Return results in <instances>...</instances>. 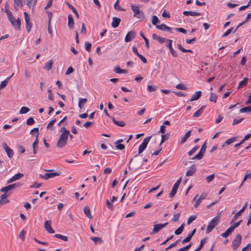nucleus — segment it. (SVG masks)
<instances>
[{"label": "nucleus", "mask_w": 251, "mask_h": 251, "mask_svg": "<svg viewBox=\"0 0 251 251\" xmlns=\"http://www.w3.org/2000/svg\"><path fill=\"white\" fill-rule=\"evenodd\" d=\"M201 92L199 91L196 92L194 94H193L192 96L191 99L189 100V101H193L194 100H198L201 96Z\"/></svg>", "instance_id": "obj_19"}, {"label": "nucleus", "mask_w": 251, "mask_h": 251, "mask_svg": "<svg viewBox=\"0 0 251 251\" xmlns=\"http://www.w3.org/2000/svg\"><path fill=\"white\" fill-rule=\"evenodd\" d=\"M91 239L93 241H94L96 243L97 242H99L100 243H101L102 242V240H101V238H100V237H91Z\"/></svg>", "instance_id": "obj_61"}, {"label": "nucleus", "mask_w": 251, "mask_h": 251, "mask_svg": "<svg viewBox=\"0 0 251 251\" xmlns=\"http://www.w3.org/2000/svg\"><path fill=\"white\" fill-rule=\"evenodd\" d=\"M45 228L46 230L50 233L52 234L54 233V230L51 226V222L50 221H46L45 222Z\"/></svg>", "instance_id": "obj_13"}, {"label": "nucleus", "mask_w": 251, "mask_h": 251, "mask_svg": "<svg viewBox=\"0 0 251 251\" xmlns=\"http://www.w3.org/2000/svg\"><path fill=\"white\" fill-rule=\"evenodd\" d=\"M181 182V178H179L174 185L172 189L169 194V197L173 198L176 193L177 190Z\"/></svg>", "instance_id": "obj_7"}, {"label": "nucleus", "mask_w": 251, "mask_h": 251, "mask_svg": "<svg viewBox=\"0 0 251 251\" xmlns=\"http://www.w3.org/2000/svg\"><path fill=\"white\" fill-rule=\"evenodd\" d=\"M239 112L240 113H251V105L240 108Z\"/></svg>", "instance_id": "obj_31"}, {"label": "nucleus", "mask_w": 251, "mask_h": 251, "mask_svg": "<svg viewBox=\"0 0 251 251\" xmlns=\"http://www.w3.org/2000/svg\"><path fill=\"white\" fill-rule=\"evenodd\" d=\"M179 216H180V214L179 213H177V214H175L173 216V219H172V221L177 222L178 220Z\"/></svg>", "instance_id": "obj_62"}, {"label": "nucleus", "mask_w": 251, "mask_h": 251, "mask_svg": "<svg viewBox=\"0 0 251 251\" xmlns=\"http://www.w3.org/2000/svg\"><path fill=\"white\" fill-rule=\"evenodd\" d=\"M106 206L107 208L111 210H113L114 209V206L112 205V202L108 200L106 201Z\"/></svg>", "instance_id": "obj_49"}, {"label": "nucleus", "mask_w": 251, "mask_h": 251, "mask_svg": "<svg viewBox=\"0 0 251 251\" xmlns=\"http://www.w3.org/2000/svg\"><path fill=\"white\" fill-rule=\"evenodd\" d=\"M60 131L62 134H61L57 143V146L58 148H62L66 144L68 137L69 135L71 138L72 137V135H70L69 130H67L65 127H62L60 129Z\"/></svg>", "instance_id": "obj_1"}, {"label": "nucleus", "mask_w": 251, "mask_h": 251, "mask_svg": "<svg viewBox=\"0 0 251 251\" xmlns=\"http://www.w3.org/2000/svg\"><path fill=\"white\" fill-rule=\"evenodd\" d=\"M131 8L134 12L133 17L141 20H143L145 18L144 14L139 9V6L132 4H131Z\"/></svg>", "instance_id": "obj_2"}, {"label": "nucleus", "mask_w": 251, "mask_h": 251, "mask_svg": "<svg viewBox=\"0 0 251 251\" xmlns=\"http://www.w3.org/2000/svg\"><path fill=\"white\" fill-rule=\"evenodd\" d=\"M54 236L57 238H59L66 242L68 241V240L67 236L60 234H56L54 235Z\"/></svg>", "instance_id": "obj_37"}, {"label": "nucleus", "mask_w": 251, "mask_h": 251, "mask_svg": "<svg viewBox=\"0 0 251 251\" xmlns=\"http://www.w3.org/2000/svg\"><path fill=\"white\" fill-rule=\"evenodd\" d=\"M14 8L18 10V7H22L23 6L22 0H14Z\"/></svg>", "instance_id": "obj_28"}, {"label": "nucleus", "mask_w": 251, "mask_h": 251, "mask_svg": "<svg viewBox=\"0 0 251 251\" xmlns=\"http://www.w3.org/2000/svg\"><path fill=\"white\" fill-rule=\"evenodd\" d=\"M214 177H215L214 174L211 175L206 177V180L207 181V182H210L214 179Z\"/></svg>", "instance_id": "obj_59"}, {"label": "nucleus", "mask_w": 251, "mask_h": 251, "mask_svg": "<svg viewBox=\"0 0 251 251\" xmlns=\"http://www.w3.org/2000/svg\"><path fill=\"white\" fill-rule=\"evenodd\" d=\"M248 81V78L245 77L242 81H241L239 82L238 86V89H240V88H241L242 87L245 86L247 84Z\"/></svg>", "instance_id": "obj_32"}, {"label": "nucleus", "mask_w": 251, "mask_h": 251, "mask_svg": "<svg viewBox=\"0 0 251 251\" xmlns=\"http://www.w3.org/2000/svg\"><path fill=\"white\" fill-rule=\"evenodd\" d=\"M29 110H30V109L28 107H25V106H23L21 107V109L20 110L19 112L21 114H26L27 112H28L29 111Z\"/></svg>", "instance_id": "obj_39"}, {"label": "nucleus", "mask_w": 251, "mask_h": 251, "mask_svg": "<svg viewBox=\"0 0 251 251\" xmlns=\"http://www.w3.org/2000/svg\"><path fill=\"white\" fill-rule=\"evenodd\" d=\"M151 136H148L144 139L143 142L138 148V154H141L146 148Z\"/></svg>", "instance_id": "obj_5"}, {"label": "nucleus", "mask_w": 251, "mask_h": 251, "mask_svg": "<svg viewBox=\"0 0 251 251\" xmlns=\"http://www.w3.org/2000/svg\"><path fill=\"white\" fill-rule=\"evenodd\" d=\"M205 108V106H202L199 110H198L194 114L193 117L195 118H198L200 117L203 112V109Z\"/></svg>", "instance_id": "obj_26"}, {"label": "nucleus", "mask_w": 251, "mask_h": 251, "mask_svg": "<svg viewBox=\"0 0 251 251\" xmlns=\"http://www.w3.org/2000/svg\"><path fill=\"white\" fill-rule=\"evenodd\" d=\"M242 237L240 234H237L232 243V247L234 251H236L241 243Z\"/></svg>", "instance_id": "obj_4"}, {"label": "nucleus", "mask_w": 251, "mask_h": 251, "mask_svg": "<svg viewBox=\"0 0 251 251\" xmlns=\"http://www.w3.org/2000/svg\"><path fill=\"white\" fill-rule=\"evenodd\" d=\"M183 14L185 16H195L201 15V13L200 12H194L192 11H184L183 12Z\"/></svg>", "instance_id": "obj_21"}, {"label": "nucleus", "mask_w": 251, "mask_h": 251, "mask_svg": "<svg viewBox=\"0 0 251 251\" xmlns=\"http://www.w3.org/2000/svg\"><path fill=\"white\" fill-rule=\"evenodd\" d=\"M112 120L114 124L118 126L124 127L126 126V124L124 122L116 121L114 117L112 118Z\"/></svg>", "instance_id": "obj_33"}, {"label": "nucleus", "mask_w": 251, "mask_h": 251, "mask_svg": "<svg viewBox=\"0 0 251 251\" xmlns=\"http://www.w3.org/2000/svg\"><path fill=\"white\" fill-rule=\"evenodd\" d=\"M251 178V172L250 173H247L245 174L243 180L241 184H240V187H241L244 182L248 179V178Z\"/></svg>", "instance_id": "obj_47"}, {"label": "nucleus", "mask_w": 251, "mask_h": 251, "mask_svg": "<svg viewBox=\"0 0 251 251\" xmlns=\"http://www.w3.org/2000/svg\"><path fill=\"white\" fill-rule=\"evenodd\" d=\"M112 20L113 21L111 24V26L113 28L117 27L119 25V24L121 22V19L119 18L113 17Z\"/></svg>", "instance_id": "obj_20"}, {"label": "nucleus", "mask_w": 251, "mask_h": 251, "mask_svg": "<svg viewBox=\"0 0 251 251\" xmlns=\"http://www.w3.org/2000/svg\"><path fill=\"white\" fill-rule=\"evenodd\" d=\"M5 11L7 14L8 19L9 21H12L14 18L12 15V12L9 9L8 3H7L5 5Z\"/></svg>", "instance_id": "obj_16"}, {"label": "nucleus", "mask_w": 251, "mask_h": 251, "mask_svg": "<svg viewBox=\"0 0 251 251\" xmlns=\"http://www.w3.org/2000/svg\"><path fill=\"white\" fill-rule=\"evenodd\" d=\"M196 219V216H191L188 218L187 220V224L190 225L194 220Z\"/></svg>", "instance_id": "obj_57"}, {"label": "nucleus", "mask_w": 251, "mask_h": 251, "mask_svg": "<svg viewBox=\"0 0 251 251\" xmlns=\"http://www.w3.org/2000/svg\"><path fill=\"white\" fill-rule=\"evenodd\" d=\"M66 4L68 6V7L71 9L73 12L75 13V15L77 18H78V13L77 12L76 9L73 6H72L71 4H70L69 2H67Z\"/></svg>", "instance_id": "obj_45"}, {"label": "nucleus", "mask_w": 251, "mask_h": 251, "mask_svg": "<svg viewBox=\"0 0 251 251\" xmlns=\"http://www.w3.org/2000/svg\"><path fill=\"white\" fill-rule=\"evenodd\" d=\"M2 147L4 149L5 151H6V152L7 154V156L10 158L13 157V155H14V151L12 149H11L7 146V145L6 143H3Z\"/></svg>", "instance_id": "obj_9"}, {"label": "nucleus", "mask_w": 251, "mask_h": 251, "mask_svg": "<svg viewBox=\"0 0 251 251\" xmlns=\"http://www.w3.org/2000/svg\"><path fill=\"white\" fill-rule=\"evenodd\" d=\"M73 72H74V69L72 67L70 66V67H69V68L68 69V70L66 72L65 75H69L70 74H71L72 73H73Z\"/></svg>", "instance_id": "obj_64"}, {"label": "nucleus", "mask_w": 251, "mask_h": 251, "mask_svg": "<svg viewBox=\"0 0 251 251\" xmlns=\"http://www.w3.org/2000/svg\"><path fill=\"white\" fill-rule=\"evenodd\" d=\"M247 205V202H246L245 205L237 213L235 214L233 217L231 223H233L234 221H235L238 218V217L242 214V213L245 211Z\"/></svg>", "instance_id": "obj_15"}, {"label": "nucleus", "mask_w": 251, "mask_h": 251, "mask_svg": "<svg viewBox=\"0 0 251 251\" xmlns=\"http://www.w3.org/2000/svg\"><path fill=\"white\" fill-rule=\"evenodd\" d=\"M9 81V78H6L5 80H3L0 84V89L5 88Z\"/></svg>", "instance_id": "obj_36"}, {"label": "nucleus", "mask_w": 251, "mask_h": 251, "mask_svg": "<svg viewBox=\"0 0 251 251\" xmlns=\"http://www.w3.org/2000/svg\"><path fill=\"white\" fill-rule=\"evenodd\" d=\"M206 196H207V195L206 194H201L200 196V198L197 200L195 204H194V207L195 208H197L200 205V204L202 200L205 199Z\"/></svg>", "instance_id": "obj_24"}, {"label": "nucleus", "mask_w": 251, "mask_h": 251, "mask_svg": "<svg viewBox=\"0 0 251 251\" xmlns=\"http://www.w3.org/2000/svg\"><path fill=\"white\" fill-rule=\"evenodd\" d=\"M219 221V216H216L213 218L210 223L207 226L206 232V233H209L218 224Z\"/></svg>", "instance_id": "obj_3"}, {"label": "nucleus", "mask_w": 251, "mask_h": 251, "mask_svg": "<svg viewBox=\"0 0 251 251\" xmlns=\"http://www.w3.org/2000/svg\"><path fill=\"white\" fill-rule=\"evenodd\" d=\"M233 231V230L232 229V228L230 226L229 228H228L226 231L225 232H224V233H223L222 234H221V236L224 237V238H226L229 235H230L232 232V231Z\"/></svg>", "instance_id": "obj_27"}, {"label": "nucleus", "mask_w": 251, "mask_h": 251, "mask_svg": "<svg viewBox=\"0 0 251 251\" xmlns=\"http://www.w3.org/2000/svg\"><path fill=\"white\" fill-rule=\"evenodd\" d=\"M25 231L24 229H22L20 233L19 237L22 241H24L25 240Z\"/></svg>", "instance_id": "obj_53"}, {"label": "nucleus", "mask_w": 251, "mask_h": 251, "mask_svg": "<svg viewBox=\"0 0 251 251\" xmlns=\"http://www.w3.org/2000/svg\"><path fill=\"white\" fill-rule=\"evenodd\" d=\"M135 37V32L133 31H130L126 34L125 38V41L126 42H128L130 41L132 39H133Z\"/></svg>", "instance_id": "obj_12"}, {"label": "nucleus", "mask_w": 251, "mask_h": 251, "mask_svg": "<svg viewBox=\"0 0 251 251\" xmlns=\"http://www.w3.org/2000/svg\"><path fill=\"white\" fill-rule=\"evenodd\" d=\"M157 87L156 86H152V85H148V90L149 92H154L156 90Z\"/></svg>", "instance_id": "obj_55"}, {"label": "nucleus", "mask_w": 251, "mask_h": 251, "mask_svg": "<svg viewBox=\"0 0 251 251\" xmlns=\"http://www.w3.org/2000/svg\"><path fill=\"white\" fill-rule=\"evenodd\" d=\"M180 241V239L176 241V242L173 243L172 244H171L169 246H168V247H167L166 249H165V250L166 251H167L168 250H170V249L173 248V247H175V246H176V245L178 244V243Z\"/></svg>", "instance_id": "obj_48"}, {"label": "nucleus", "mask_w": 251, "mask_h": 251, "mask_svg": "<svg viewBox=\"0 0 251 251\" xmlns=\"http://www.w3.org/2000/svg\"><path fill=\"white\" fill-rule=\"evenodd\" d=\"M184 226V224H182L177 229H176L175 231V234L176 235H179L183 231V228Z\"/></svg>", "instance_id": "obj_35"}, {"label": "nucleus", "mask_w": 251, "mask_h": 251, "mask_svg": "<svg viewBox=\"0 0 251 251\" xmlns=\"http://www.w3.org/2000/svg\"><path fill=\"white\" fill-rule=\"evenodd\" d=\"M156 28L162 31H171L172 28L164 24L156 25Z\"/></svg>", "instance_id": "obj_17"}, {"label": "nucleus", "mask_w": 251, "mask_h": 251, "mask_svg": "<svg viewBox=\"0 0 251 251\" xmlns=\"http://www.w3.org/2000/svg\"><path fill=\"white\" fill-rule=\"evenodd\" d=\"M12 26L18 30L20 29L21 25V20L20 18H18L17 20L15 19V18L12 19V21H10Z\"/></svg>", "instance_id": "obj_10"}, {"label": "nucleus", "mask_w": 251, "mask_h": 251, "mask_svg": "<svg viewBox=\"0 0 251 251\" xmlns=\"http://www.w3.org/2000/svg\"><path fill=\"white\" fill-rule=\"evenodd\" d=\"M114 8L116 10H118V11H124V10L123 9L121 6L119 5V0H117L115 4H114Z\"/></svg>", "instance_id": "obj_50"}, {"label": "nucleus", "mask_w": 251, "mask_h": 251, "mask_svg": "<svg viewBox=\"0 0 251 251\" xmlns=\"http://www.w3.org/2000/svg\"><path fill=\"white\" fill-rule=\"evenodd\" d=\"M11 189H12V186H11L10 184L6 187L2 188L0 190V191L3 193H7L8 191L11 190Z\"/></svg>", "instance_id": "obj_42"}, {"label": "nucleus", "mask_w": 251, "mask_h": 251, "mask_svg": "<svg viewBox=\"0 0 251 251\" xmlns=\"http://www.w3.org/2000/svg\"><path fill=\"white\" fill-rule=\"evenodd\" d=\"M24 18H25V20L26 24L28 25L29 24V22H30L29 16L28 13L26 12H25L24 13Z\"/></svg>", "instance_id": "obj_51"}, {"label": "nucleus", "mask_w": 251, "mask_h": 251, "mask_svg": "<svg viewBox=\"0 0 251 251\" xmlns=\"http://www.w3.org/2000/svg\"><path fill=\"white\" fill-rule=\"evenodd\" d=\"M53 64V61L52 60H49L45 65L44 69L49 71L51 69Z\"/></svg>", "instance_id": "obj_30"}, {"label": "nucleus", "mask_w": 251, "mask_h": 251, "mask_svg": "<svg viewBox=\"0 0 251 251\" xmlns=\"http://www.w3.org/2000/svg\"><path fill=\"white\" fill-rule=\"evenodd\" d=\"M236 140V138L235 137H232L231 138L228 139L224 143V144L222 146V147H224L225 145H228L233 142H234Z\"/></svg>", "instance_id": "obj_43"}, {"label": "nucleus", "mask_w": 251, "mask_h": 251, "mask_svg": "<svg viewBox=\"0 0 251 251\" xmlns=\"http://www.w3.org/2000/svg\"><path fill=\"white\" fill-rule=\"evenodd\" d=\"M83 211L86 217L89 219H91L92 218V216L91 214L90 208L88 206L86 205L83 209Z\"/></svg>", "instance_id": "obj_23"}, {"label": "nucleus", "mask_w": 251, "mask_h": 251, "mask_svg": "<svg viewBox=\"0 0 251 251\" xmlns=\"http://www.w3.org/2000/svg\"><path fill=\"white\" fill-rule=\"evenodd\" d=\"M114 72L117 74H126L127 72L126 70L121 69L119 67L114 69Z\"/></svg>", "instance_id": "obj_44"}, {"label": "nucleus", "mask_w": 251, "mask_h": 251, "mask_svg": "<svg viewBox=\"0 0 251 251\" xmlns=\"http://www.w3.org/2000/svg\"><path fill=\"white\" fill-rule=\"evenodd\" d=\"M217 96L213 93H211L210 97L209 98L210 101H213L215 103L217 101Z\"/></svg>", "instance_id": "obj_40"}, {"label": "nucleus", "mask_w": 251, "mask_h": 251, "mask_svg": "<svg viewBox=\"0 0 251 251\" xmlns=\"http://www.w3.org/2000/svg\"><path fill=\"white\" fill-rule=\"evenodd\" d=\"M23 176H24V174H23L19 173L15 175L11 178H10L8 180L7 183H11V182H12L13 181H16V180H17L18 179H20V178H21Z\"/></svg>", "instance_id": "obj_14"}, {"label": "nucleus", "mask_w": 251, "mask_h": 251, "mask_svg": "<svg viewBox=\"0 0 251 251\" xmlns=\"http://www.w3.org/2000/svg\"><path fill=\"white\" fill-rule=\"evenodd\" d=\"M152 24L154 25H157V24L160 23V21L156 16H153L151 19Z\"/></svg>", "instance_id": "obj_38"}, {"label": "nucleus", "mask_w": 251, "mask_h": 251, "mask_svg": "<svg viewBox=\"0 0 251 251\" xmlns=\"http://www.w3.org/2000/svg\"><path fill=\"white\" fill-rule=\"evenodd\" d=\"M195 232H196V229L195 228L193 230V231L191 233L188 234L187 236L185 239H184L182 241V243L184 244L185 243L188 242L191 240L192 236L195 234Z\"/></svg>", "instance_id": "obj_22"}, {"label": "nucleus", "mask_w": 251, "mask_h": 251, "mask_svg": "<svg viewBox=\"0 0 251 251\" xmlns=\"http://www.w3.org/2000/svg\"><path fill=\"white\" fill-rule=\"evenodd\" d=\"M196 171V167L195 165L191 166L186 174L187 176H192Z\"/></svg>", "instance_id": "obj_18"}, {"label": "nucleus", "mask_w": 251, "mask_h": 251, "mask_svg": "<svg viewBox=\"0 0 251 251\" xmlns=\"http://www.w3.org/2000/svg\"><path fill=\"white\" fill-rule=\"evenodd\" d=\"M87 101V100L86 99L79 98V109H82Z\"/></svg>", "instance_id": "obj_41"}, {"label": "nucleus", "mask_w": 251, "mask_h": 251, "mask_svg": "<svg viewBox=\"0 0 251 251\" xmlns=\"http://www.w3.org/2000/svg\"><path fill=\"white\" fill-rule=\"evenodd\" d=\"M199 146H196L195 147H194L192 150L189 151L188 152V155L189 156H191L193 155L199 149Z\"/></svg>", "instance_id": "obj_46"}, {"label": "nucleus", "mask_w": 251, "mask_h": 251, "mask_svg": "<svg viewBox=\"0 0 251 251\" xmlns=\"http://www.w3.org/2000/svg\"><path fill=\"white\" fill-rule=\"evenodd\" d=\"M175 30L177 32H179L184 34L186 33V30L181 27H176L175 28Z\"/></svg>", "instance_id": "obj_60"}, {"label": "nucleus", "mask_w": 251, "mask_h": 251, "mask_svg": "<svg viewBox=\"0 0 251 251\" xmlns=\"http://www.w3.org/2000/svg\"><path fill=\"white\" fill-rule=\"evenodd\" d=\"M191 130H188L185 134L184 136L182 138L180 144L181 145L183 144L186 140L188 139V138L191 136Z\"/></svg>", "instance_id": "obj_25"}, {"label": "nucleus", "mask_w": 251, "mask_h": 251, "mask_svg": "<svg viewBox=\"0 0 251 251\" xmlns=\"http://www.w3.org/2000/svg\"><path fill=\"white\" fill-rule=\"evenodd\" d=\"M168 224V223H166L165 224H157L154 226V227L151 232V233H155L158 232L160 230Z\"/></svg>", "instance_id": "obj_11"}, {"label": "nucleus", "mask_w": 251, "mask_h": 251, "mask_svg": "<svg viewBox=\"0 0 251 251\" xmlns=\"http://www.w3.org/2000/svg\"><path fill=\"white\" fill-rule=\"evenodd\" d=\"M206 143H204L202 145L199 152L197 154H196L195 156H194L192 158V159H193V160H195V159L200 160V159H201L204 154V153L206 151Z\"/></svg>", "instance_id": "obj_6"}, {"label": "nucleus", "mask_w": 251, "mask_h": 251, "mask_svg": "<svg viewBox=\"0 0 251 251\" xmlns=\"http://www.w3.org/2000/svg\"><path fill=\"white\" fill-rule=\"evenodd\" d=\"M60 174L58 173L48 172L46 173L44 175L40 174V177L43 179H48L50 178H53L55 176H58Z\"/></svg>", "instance_id": "obj_8"}, {"label": "nucleus", "mask_w": 251, "mask_h": 251, "mask_svg": "<svg viewBox=\"0 0 251 251\" xmlns=\"http://www.w3.org/2000/svg\"><path fill=\"white\" fill-rule=\"evenodd\" d=\"M91 47H92V45L90 42L86 41L85 43V48L86 50L87 51H90Z\"/></svg>", "instance_id": "obj_52"}, {"label": "nucleus", "mask_w": 251, "mask_h": 251, "mask_svg": "<svg viewBox=\"0 0 251 251\" xmlns=\"http://www.w3.org/2000/svg\"><path fill=\"white\" fill-rule=\"evenodd\" d=\"M18 148L19 149V152L21 153H24L25 151V148L21 145H19L18 146Z\"/></svg>", "instance_id": "obj_63"}, {"label": "nucleus", "mask_w": 251, "mask_h": 251, "mask_svg": "<svg viewBox=\"0 0 251 251\" xmlns=\"http://www.w3.org/2000/svg\"><path fill=\"white\" fill-rule=\"evenodd\" d=\"M42 185V183H38L36 182H34L30 186L32 188H38Z\"/></svg>", "instance_id": "obj_56"}, {"label": "nucleus", "mask_w": 251, "mask_h": 251, "mask_svg": "<svg viewBox=\"0 0 251 251\" xmlns=\"http://www.w3.org/2000/svg\"><path fill=\"white\" fill-rule=\"evenodd\" d=\"M176 89L185 90L187 89V87L185 85L182 84H178L176 86Z\"/></svg>", "instance_id": "obj_54"}, {"label": "nucleus", "mask_w": 251, "mask_h": 251, "mask_svg": "<svg viewBox=\"0 0 251 251\" xmlns=\"http://www.w3.org/2000/svg\"><path fill=\"white\" fill-rule=\"evenodd\" d=\"M35 123V121L32 117L29 118L26 121V124L27 125H32Z\"/></svg>", "instance_id": "obj_58"}, {"label": "nucleus", "mask_w": 251, "mask_h": 251, "mask_svg": "<svg viewBox=\"0 0 251 251\" xmlns=\"http://www.w3.org/2000/svg\"><path fill=\"white\" fill-rule=\"evenodd\" d=\"M68 26L70 28H73L74 27V19L71 16V15H69L68 17Z\"/></svg>", "instance_id": "obj_34"}, {"label": "nucleus", "mask_w": 251, "mask_h": 251, "mask_svg": "<svg viewBox=\"0 0 251 251\" xmlns=\"http://www.w3.org/2000/svg\"><path fill=\"white\" fill-rule=\"evenodd\" d=\"M38 135H37V138L32 144V148H33V151L34 154H36V153L37 152V150L36 148L38 146V145L39 143V141L38 139Z\"/></svg>", "instance_id": "obj_29"}]
</instances>
